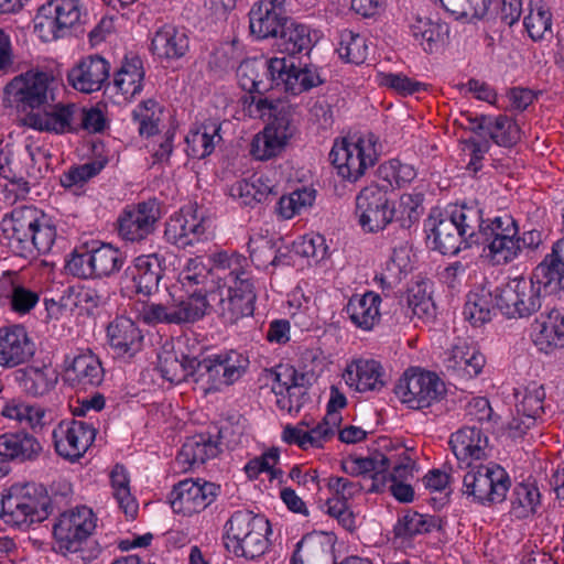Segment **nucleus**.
I'll list each match as a JSON object with an SVG mask.
<instances>
[{
	"label": "nucleus",
	"instance_id": "f257e3e1",
	"mask_svg": "<svg viewBox=\"0 0 564 564\" xmlns=\"http://www.w3.org/2000/svg\"><path fill=\"white\" fill-rule=\"evenodd\" d=\"M564 291V240L554 245L530 276L510 279L495 290L497 308L509 318L529 317L547 293Z\"/></svg>",
	"mask_w": 564,
	"mask_h": 564
},
{
	"label": "nucleus",
	"instance_id": "f03ea898",
	"mask_svg": "<svg viewBox=\"0 0 564 564\" xmlns=\"http://www.w3.org/2000/svg\"><path fill=\"white\" fill-rule=\"evenodd\" d=\"M212 271L219 290V314L225 323L234 324L253 313L254 284L249 259L237 252L220 251L212 256Z\"/></svg>",
	"mask_w": 564,
	"mask_h": 564
},
{
	"label": "nucleus",
	"instance_id": "7ed1b4c3",
	"mask_svg": "<svg viewBox=\"0 0 564 564\" xmlns=\"http://www.w3.org/2000/svg\"><path fill=\"white\" fill-rule=\"evenodd\" d=\"M1 225L10 248L23 257L50 252L57 237L54 220L33 205L15 207Z\"/></svg>",
	"mask_w": 564,
	"mask_h": 564
},
{
	"label": "nucleus",
	"instance_id": "20e7f679",
	"mask_svg": "<svg viewBox=\"0 0 564 564\" xmlns=\"http://www.w3.org/2000/svg\"><path fill=\"white\" fill-rule=\"evenodd\" d=\"M481 227V209L477 206H455L451 212L431 216L425 223L430 246L442 254H456L462 247L477 243Z\"/></svg>",
	"mask_w": 564,
	"mask_h": 564
},
{
	"label": "nucleus",
	"instance_id": "39448f33",
	"mask_svg": "<svg viewBox=\"0 0 564 564\" xmlns=\"http://www.w3.org/2000/svg\"><path fill=\"white\" fill-rule=\"evenodd\" d=\"M216 290L212 267L206 265L199 257L186 259L176 281L167 289L170 297L178 305L195 310L197 319L207 313Z\"/></svg>",
	"mask_w": 564,
	"mask_h": 564
},
{
	"label": "nucleus",
	"instance_id": "423d86ee",
	"mask_svg": "<svg viewBox=\"0 0 564 564\" xmlns=\"http://www.w3.org/2000/svg\"><path fill=\"white\" fill-rule=\"evenodd\" d=\"M271 532L270 522L264 516L238 510L225 524L224 544L234 555L253 560L268 550Z\"/></svg>",
	"mask_w": 564,
	"mask_h": 564
},
{
	"label": "nucleus",
	"instance_id": "0eeeda50",
	"mask_svg": "<svg viewBox=\"0 0 564 564\" xmlns=\"http://www.w3.org/2000/svg\"><path fill=\"white\" fill-rule=\"evenodd\" d=\"M47 507L48 497L41 486L13 484L2 494L0 518L13 528L29 529L47 518Z\"/></svg>",
	"mask_w": 564,
	"mask_h": 564
},
{
	"label": "nucleus",
	"instance_id": "6e6552de",
	"mask_svg": "<svg viewBox=\"0 0 564 564\" xmlns=\"http://www.w3.org/2000/svg\"><path fill=\"white\" fill-rule=\"evenodd\" d=\"M249 365V358L234 349L197 358L194 384L205 394L219 392L240 380Z\"/></svg>",
	"mask_w": 564,
	"mask_h": 564
},
{
	"label": "nucleus",
	"instance_id": "1a4fd4ad",
	"mask_svg": "<svg viewBox=\"0 0 564 564\" xmlns=\"http://www.w3.org/2000/svg\"><path fill=\"white\" fill-rule=\"evenodd\" d=\"M391 458L377 453L369 457L348 456L340 463L341 470L350 476L369 477V492H390L399 502L408 503L414 498V490L408 481L393 480L388 477Z\"/></svg>",
	"mask_w": 564,
	"mask_h": 564
},
{
	"label": "nucleus",
	"instance_id": "9d476101",
	"mask_svg": "<svg viewBox=\"0 0 564 564\" xmlns=\"http://www.w3.org/2000/svg\"><path fill=\"white\" fill-rule=\"evenodd\" d=\"M329 158L343 178L357 181L377 161V138L372 133H367L337 141L332 148Z\"/></svg>",
	"mask_w": 564,
	"mask_h": 564
},
{
	"label": "nucleus",
	"instance_id": "9b49d317",
	"mask_svg": "<svg viewBox=\"0 0 564 564\" xmlns=\"http://www.w3.org/2000/svg\"><path fill=\"white\" fill-rule=\"evenodd\" d=\"M511 487L503 467L496 463L470 466L464 475L462 492L467 499L481 505L502 502Z\"/></svg>",
	"mask_w": 564,
	"mask_h": 564
},
{
	"label": "nucleus",
	"instance_id": "f8f14e48",
	"mask_svg": "<svg viewBox=\"0 0 564 564\" xmlns=\"http://www.w3.org/2000/svg\"><path fill=\"white\" fill-rule=\"evenodd\" d=\"M57 80L52 72L31 69L15 76L4 88L6 100L22 111H33L54 99Z\"/></svg>",
	"mask_w": 564,
	"mask_h": 564
},
{
	"label": "nucleus",
	"instance_id": "ddd939ff",
	"mask_svg": "<svg viewBox=\"0 0 564 564\" xmlns=\"http://www.w3.org/2000/svg\"><path fill=\"white\" fill-rule=\"evenodd\" d=\"M444 383L440 377L420 367H410L399 378L394 393L410 409H424L440 399Z\"/></svg>",
	"mask_w": 564,
	"mask_h": 564
},
{
	"label": "nucleus",
	"instance_id": "4468645a",
	"mask_svg": "<svg viewBox=\"0 0 564 564\" xmlns=\"http://www.w3.org/2000/svg\"><path fill=\"white\" fill-rule=\"evenodd\" d=\"M265 78L270 89L279 88L292 95H299L322 83L317 70L313 67H299L289 57L264 59Z\"/></svg>",
	"mask_w": 564,
	"mask_h": 564
},
{
	"label": "nucleus",
	"instance_id": "2eb2a0df",
	"mask_svg": "<svg viewBox=\"0 0 564 564\" xmlns=\"http://www.w3.org/2000/svg\"><path fill=\"white\" fill-rule=\"evenodd\" d=\"M96 525L97 518L88 507H77L63 512L53 529L58 549L65 553L79 551Z\"/></svg>",
	"mask_w": 564,
	"mask_h": 564
},
{
	"label": "nucleus",
	"instance_id": "dca6fc26",
	"mask_svg": "<svg viewBox=\"0 0 564 564\" xmlns=\"http://www.w3.org/2000/svg\"><path fill=\"white\" fill-rule=\"evenodd\" d=\"M239 86L250 94L245 99V109L250 117L263 118L269 116L273 104L261 95L270 89V84L265 78L264 59H246L241 62L237 69Z\"/></svg>",
	"mask_w": 564,
	"mask_h": 564
},
{
	"label": "nucleus",
	"instance_id": "f3484780",
	"mask_svg": "<svg viewBox=\"0 0 564 564\" xmlns=\"http://www.w3.org/2000/svg\"><path fill=\"white\" fill-rule=\"evenodd\" d=\"M264 379L275 395L276 406L286 413H297L304 397L305 375L291 365H278L265 370Z\"/></svg>",
	"mask_w": 564,
	"mask_h": 564
},
{
	"label": "nucleus",
	"instance_id": "a211bd4d",
	"mask_svg": "<svg viewBox=\"0 0 564 564\" xmlns=\"http://www.w3.org/2000/svg\"><path fill=\"white\" fill-rule=\"evenodd\" d=\"M80 17L78 0H52L40 9L35 18V32L44 42L56 40L78 23Z\"/></svg>",
	"mask_w": 564,
	"mask_h": 564
},
{
	"label": "nucleus",
	"instance_id": "6ab92c4d",
	"mask_svg": "<svg viewBox=\"0 0 564 564\" xmlns=\"http://www.w3.org/2000/svg\"><path fill=\"white\" fill-rule=\"evenodd\" d=\"M340 421V414L334 413L326 414L315 425L302 420L295 425L284 426L281 438L284 443L295 445L303 451L319 449L334 437Z\"/></svg>",
	"mask_w": 564,
	"mask_h": 564
},
{
	"label": "nucleus",
	"instance_id": "aec40b11",
	"mask_svg": "<svg viewBox=\"0 0 564 564\" xmlns=\"http://www.w3.org/2000/svg\"><path fill=\"white\" fill-rule=\"evenodd\" d=\"M206 219L195 205H185L173 213L165 224L164 238L180 248L198 243L206 235Z\"/></svg>",
	"mask_w": 564,
	"mask_h": 564
},
{
	"label": "nucleus",
	"instance_id": "412c9836",
	"mask_svg": "<svg viewBox=\"0 0 564 564\" xmlns=\"http://www.w3.org/2000/svg\"><path fill=\"white\" fill-rule=\"evenodd\" d=\"M356 213L365 231L383 229L393 218L387 191L376 184L362 188L356 197Z\"/></svg>",
	"mask_w": 564,
	"mask_h": 564
},
{
	"label": "nucleus",
	"instance_id": "4be33fe9",
	"mask_svg": "<svg viewBox=\"0 0 564 564\" xmlns=\"http://www.w3.org/2000/svg\"><path fill=\"white\" fill-rule=\"evenodd\" d=\"M160 213L154 202H142L123 208L117 219L119 237L128 242H140L155 229Z\"/></svg>",
	"mask_w": 564,
	"mask_h": 564
},
{
	"label": "nucleus",
	"instance_id": "5701e85b",
	"mask_svg": "<svg viewBox=\"0 0 564 564\" xmlns=\"http://www.w3.org/2000/svg\"><path fill=\"white\" fill-rule=\"evenodd\" d=\"M77 105L73 102H57L43 105L29 111L23 122L26 127L40 132L65 134L75 132Z\"/></svg>",
	"mask_w": 564,
	"mask_h": 564
},
{
	"label": "nucleus",
	"instance_id": "b1692460",
	"mask_svg": "<svg viewBox=\"0 0 564 564\" xmlns=\"http://www.w3.org/2000/svg\"><path fill=\"white\" fill-rule=\"evenodd\" d=\"M217 487L202 479H184L174 486L170 502L173 511L191 517L205 510L216 498Z\"/></svg>",
	"mask_w": 564,
	"mask_h": 564
},
{
	"label": "nucleus",
	"instance_id": "393cba45",
	"mask_svg": "<svg viewBox=\"0 0 564 564\" xmlns=\"http://www.w3.org/2000/svg\"><path fill=\"white\" fill-rule=\"evenodd\" d=\"M341 378L357 393H379L387 384L383 365L370 357L359 356L346 362Z\"/></svg>",
	"mask_w": 564,
	"mask_h": 564
},
{
	"label": "nucleus",
	"instance_id": "a878e982",
	"mask_svg": "<svg viewBox=\"0 0 564 564\" xmlns=\"http://www.w3.org/2000/svg\"><path fill=\"white\" fill-rule=\"evenodd\" d=\"M95 436V427L76 420L62 421L53 431L57 454L72 462L77 460L87 452Z\"/></svg>",
	"mask_w": 564,
	"mask_h": 564
},
{
	"label": "nucleus",
	"instance_id": "bb28decb",
	"mask_svg": "<svg viewBox=\"0 0 564 564\" xmlns=\"http://www.w3.org/2000/svg\"><path fill=\"white\" fill-rule=\"evenodd\" d=\"M293 134L294 128L288 118H275L253 135L249 153L257 161L274 159L285 150Z\"/></svg>",
	"mask_w": 564,
	"mask_h": 564
},
{
	"label": "nucleus",
	"instance_id": "cd10ccee",
	"mask_svg": "<svg viewBox=\"0 0 564 564\" xmlns=\"http://www.w3.org/2000/svg\"><path fill=\"white\" fill-rule=\"evenodd\" d=\"M530 339L544 355L564 349V313L552 308L538 315L530 325Z\"/></svg>",
	"mask_w": 564,
	"mask_h": 564
},
{
	"label": "nucleus",
	"instance_id": "c85d7f7f",
	"mask_svg": "<svg viewBox=\"0 0 564 564\" xmlns=\"http://www.w3.org/2000/svg\"><path fill=\"white\" fill-rule=\"evenodd\" d=\"M163 276L160 258L156 254L137 257L126 270V289L133 293L150 296L159 290Z\"/></svg>",
	"mask_w": 564,
	"mask_h": 564
},
{
	"label": "nucleus",
	"instance_id": "c756f323",
	"mask_svg": "<svg viewBox=\"0 0 564 564\" xmlns=\"http://www.w3.org/2000/svg\"><path fill=\"white\" fill-rule=\"evenodd\" d=\"M285 0H259L249 12V28L259 40L276 37L288 22L283 6Z\"/></svg>",
	"mask_w": 564,
	"mask_h": 564
},
{
	"label": "nucleus",
	"instance_id": "7c9ffc66",
	"mask_svg": "<svg viewBox=\"0 0 564 564\" xmlns=\"http://www.w3.org/2000/svg\"><path fill=\"white\" fill-rule=\"evenodd\" d=\"M109 72L107 59L99 55H89L69 69L67 80L75 90L91 94L102 88L109 78Z\"/></svg>",
	"mask_w": 564,
	"mask_h": 564
},
{
	"label": "nucleus",
	"instance_id": "2f4dec72",
	"mask_svg": "<svg viewBox=\"0 0 564 564\" xmlns=\"http://www.w3.org/2000/svg\"><path fill=\"white\" fill-rule=\"evenodd\" d=\"M486 365L479 349L465 340L456 343L447 352L444 366L447 372L462 380H469L481 373Z\"/></svg>",
	"mask_w": 564,
	"mask_h": 564
},
{
	"label": "nucleus",
	"instance_id": "473e14b6",
	"mask_svg": "<svg viewBox=\"0 0 564 564\" xmlns=\"http://www.w3.org/2000/svg\"><path fill=\"white\" fill-rule=\"evenodd\" d=\"M33 355L26 330L19 325L0 327V367L13 368Z\"/></svg>",
	"mask_w": 564,
	"mask_h": 564
},
{
	"label": "nucleus",
	"instance_id": "72a5a7b5",
	"mask_svg": "<svg viewBox=\"0 0 564 564\" xmlns=\"http://www.w3.org/2000/svg\"><path fill=\"white\" fill-rule=\"evenodd\" d=\"M107 336L109 345L118 358L130 359L142 348L141 330L129 317L115 318L107 328Z\"/></svg>",
	"mask_w": 564,
	"mask_h": 564
},
{
	"label": "nucleus",
	"instance_id": "f704fd0d",
	"mask_svg": "<svg viewBox=\"0 0 564 564\" xmlns=\"http://www.w3.org/2000/svg\"><path fill=\"white\" fill-rule=\"evenodd\" d=\"M449 445L456 458L468 466L474 460L486 458L489 453L487 435L475 426H465L453 433Z\"/></svg>",
	"mask_w": 564,
	"mask_h": 564
},
{
	"label": "nucleus",
	"instance_id": "c9c22d12",
	"mask_svg": "<svg viewBox=\"0 0 564 564\" xmlns=\"http://www.w3.org/2000/svg\"><path fill=\"white\" fill-rule=\"evenodd\" d=\"M471 130L488 135L496 144L510 148L520 139V129L517 122L503 115L477 116L469 119Z\"/></svg>",
	"mask_w": 564,
	"mask_h": 564
},
{
	"label": "nucleus",
	"instance_id": "e433bc0d",
	"mask_svg": "<svg viewBox=\"0 0 564 564\" xmlns=\"http://www.w3.org/2000/svg\"><path fill=\"white\" fill-rule=\"evenodd\" d=\"M150 48L160 59H178L189 48L188 36L183 28L166 23L154 32Z\"/></svg>",
	"mask_w": 564,
	"mask_h": 564
},
{
	"label": "nucleus",
	"instance_id": "4c0bfd02",
	"mask_svg": "<svg viewBox=\"0 0 564 564\" xmlns=\"http://www.w3.org/2000/svg\"><path fill=\"white\" fill-rule=\"evenodd\" d=\"M197 357L178 355L170 345H164L158 355V370L171 383H194Z\"/></svg>",
	"mask_w": 564,
	"mask_h": 564
},
{
	"label": "nucleus",
	"instance_id": "58836bf2",
	"mask_svg": "<svg viewBox=\"0 0 564 564\" xmlns=\"http://www.w3.org/2000/svg\"><path fill=\"white\" fill-rule=\"evenodd\" d=\"M275 182L269 173H254L249 178L238 180L228 188V195L245 206L261 203L274 191Z\"/></svg>",
	"mask_w": 564,
	"mask_h": 564
},
{
	"label": "nucleus",
	"instance_id": "ea45409f",
	"mask_svg": "<svg viewBox=\"0 0 564 564\" xmlns=\"http://www.w3.org/2000/svg\"><path fill=\"white\" fill-rule=\"evenodd\" d=\"M381 303V296L373 291L355 294L346 305V313L356 327L371 330L380 322Z\"/></svg>",
	"mask_w": 564,
	"mask_h": 564
},
{
	"label": "nucleus",
	"instance_id": "a19ab883",
	"mask_svg": "<svg viewBox=\"0 0 564 564\" xmlns=\"http://www.w3.org/2000/svg\"><path fill=\"white\" fill-rule=\"evenodd\" d=\"M135 311L138 312L139 318H141L147 324H181L198 321L195 317V310L192 311L185 305H178L177 301H173L172 299L169 305L159 303H142L140 306L135 307Z\"/></svg>",
	"mask_w": 564,
	"mask_h": 564
},
{
	"label": "nucleus",
	"instance_id": "79ce46f5",
	"mask_svg": "<svg viewBox=\"0 0 564 564\" xmlns=\"http://www.w3.org/2000/svg\"><path fill=\"white\" fill-rule=\"evenodd\" d=\"M218 443L208 434H197L188 437L176 456V463L184 469H191L204 464L218 455Z\"/></svg>",
	"mask_w": 564,
	"mask_h": 564
},
{
	"label": "nucleus",
	"instance_id": "37998d69",
	"mask_svg": "<svg viewBox=\"0 0 564 564\" xmlns=\"http://www.w3.org/2000/svg\"><path fill=\"white\" fill-rule=\"evenodd\" d=\"M189 156L204 159L213 153L215 147L221 141L220 123L216 120H206L193 127L185 138Z\"/></svg>",
	"mask_w": 564,
	"mask_h": 564
},
{
	"label": "nucleus",
	"instance_id": "c03bdc74",
	"mask_svg": "<svg viewBox=\"0 0 564 564\" xmlns=\"http://www.w3.org/2000/svg\"><path fill=\"white\" fill-rule=\"evenodd\" d=\"M411 34L425 52H434L448 35L449 29L432 17L417 13L410 23Z\"/></svg>",
	"mask_w": 564,
	"mask_h": 564
},
{
	"label": "nucleus",
	"instance_id": "a18cd8bd",
	"mask_svg": "<svg viewBox=\"0 0 564 564\" xmlns=\"http://www.w3.org/2000/svg\"><path fill=\"white\" fill-rule=\"evenodd\" d=\"M113 86L124 100L139 95L144 86V68L138 57L126 58L113 75Z\"/></svg>",
	"mask_w": 564,
	"mask_h": 564
},
{
	"label": "nucleus",
	"instance_id": "49530a36",
	"mask_svg": "<svg viewBox=\"0 0 564 564\" xmlns=\"http://www.w3.org/2000/svg\"><path fill=\"white\" fill-rule=\"evenodd\" d=\"M67 379L83 388L98 386L104 379L99 359L90 351L74 357L66 368Z\"/></svg>",
	"mask_w": 564,
	"mask_h": 564
},
{
	"label": "nucleus",
	"instance_id": "de8ad7c7",
	"mask_svg": "<svg viewBox=\"0 0 564 564\" xmlns=\"http://www.w3.org/2000/svg\"><path fill=\"white\" fill-rule=\"evenodd\" d=\"M412 270L411 249L408 245L393 248L376 279L383 289H392Z\"/></svg>",
	"mask_w": 564,
	"mask_h": 564
},
{
	"label": "nucleus",
	"instance_id": "09e8293b",
	"mask_svg": "<svg viewBox=\"0 0 564 564\" xmlns=\"http://www.w3.org/2000/svg\"><path fill=\"white\" fill-rule=\"evenodd\" d=\"M41 449L42 447L37 440L26 433H6L0 435V457L2 459H32Z\"/></svg>",
	"mask_w": 564,
	"mask_h": 564
},
{
	"label": "nucleus",
	"instance_id": "8fccbe9b",
	"mask_svg": "<svg viewBox=\"0 0 564 564\" xmlns=\"http://www.w3.org/2000/svg\"><path fill=\"white\" fill-rule=\"evenodd\" d=\"M440 2L456 20L475 22L488 20L494 15L491 0H440Z\"/></svg>",
	"mask_w": 564,
	"mask_h": 564
},
{
	"label": "nucleus",
	"instance_id": "3c124183",
	"mask_svg": "<svg viewBox=\"0 0 564 564\" xmlns=\"http://www.w3.org/2000/svg\"><path fill=\"white\" fill-rule=\"evenodd\" d=\"M406 304L419 319L429 322L435 316V304L432 299V285L426 280H417L406 292Z\"/></svg>",
	"mask_w": 564,
	"mask_h": 564
},
{
	"label": "nucleus",
	"instance_id": "603ef678",
	"mask_svg": "<svg viewBox=\"0 0 564 564\" xmlns=\"http://www.w3.org/2000/svg\"><path fill=\"white\" fill-rule=\"evenodd\" d=\"M110 482L113 497L118 507L130 519H134L138 513V502L130 490V479L126 468L116 465L110 473Z\"/></svg>",
	"mask_w": 564,
	"mask_h": 564
},
{
	"label": "nucleus",
	"instance_id": "864d4df0",
	"mask_svg": "<svg viewBox=\"0 0 564 564\" xmlns=\"http://www.w3.org/2000/svg\"><path fill=\"white\" fill-rule=\"evenodd\" d=\"M279 46L283 53L288 55H296L307 52L313 46L311 30L307 25L291 22L284 24L280 31Z\"/></svg>",
	"mask_w": 564,
	"mask_h": 564
},
{
	"label": "nucleus",
	"instance_id": "5fc2aeb1",
	"mask_svg": "<svg viewBox=\"0 0 564 564\" xmlns=\"http://www.w3.org/2000/svg\"><path fill=\"white\" fill-rule=\"evenodd\" d=\"M516 410L524 417L538 421L544 413L545 390L542 384L531 382L516 392Z\"/></svg>",
	"mask_w": 564,
	"mask_h": 564
},
{
	"label": "nucleus",
	"instance_id": "6e6d98bb",
	"mask_svg": "<svg viewBox=\"0 0 564 564\" xmlns=\"http://www.w3.org/2000/svg\"><path fill=\"white\" fill-rule=\"evenodd\" d=\"M1 415L14 421L23 429H36L43 425L45 412L41 406L13 399L6 402L1 410Z\"/></svg>",
	"mask_w": 564,
	"mask_h": 564
},
{
	"label": "nucleus",
	"instance_id": "4d7b16f0",
	"mask_svg": "<svg viewBox=\"0 0 564 564\" xmlns=\"http://www.w3.org/2000/svg\"><path fill=\"white\" fill-rule=\"evenodd\" d=\"M523 23L533 41L544 40L553 34L552 13L541 0L530 2L529 13L524 17Z\"/></svg>",
	"mask_w": 564,
	"mask_h": 564
},
{
	"label": "nucleus",
	"instance_id": "13d9d810",
	"mask_svg": "<svg viewBox=\"0 0 564 564\" xmlns=\"http://www.w3.org/2000/svg\"><path fill=\"white\" fill-rule=\"evenodd\" d=\"M541 502V494L533 482H520L512 492L511 513L518 519L534 514Z\"/></svg>",
	"mask_w": 564,
	"mask_h": 564
},
{
	"label": "nucleus",
	"instance_id": "bf43d9fd",
	"mask_svg": "<svg viewBox=\"0 0 564 564\" xmlns=\"http://www.w3.org/2000/svg\"><path fill=\"white\" fill-rule=\"evenodd\" d=\"M339 57L352 64H362L368 56V44L364 35L345 29L339 32L336 48Z\"/></svg>",
	"mask_w": 564,
	"mask_h": 564
},
{
	"label": "nucleus",
	"instance_id": "052dcab7",
	"mask_svg": "<svg viewBox=\"0 0 564 564\" xmlns=\"http://www.w3.org/2000/svg\"><path fill=\"white\" fill-rule=\"evenodd\" d=\"M65 302L73 304L79 314H93L107 302V295L90 286H73L65 291Z\"/></svg>",
	"mask_w": 564,
	"mask_h": 564
},
{
	"label": "nucleus",
	"instance_id": "680f3d73",
	"mask_svg": "<svg viewBox=\"0 0 564 564\" xmlns=\"http://www.w3.org/2000/svg\"><path fill=\"white\" fill-rule=\"evenodd\" d=\"M437 527L434 517L408 510L399 518L394 525L395 535L403 539H411L415 535L430 533Z\"/></svg>",
	"mask_w": 564,
	"mask_h": 564
},
{
	"label": "nucleus",
	"instance_id": "e2e57ef3",
	"mask_svg": "<svg viewBox=\"0 0 564 564\" xmlns=\"http://www.w3.org/2000/svg\"><path fill=\"white\" fill-rule=\"evenodd\" d=\"M378 86L389 89L402 97L412 96L427 89L425 83L419 82L403 73L377 72Z\"/></svg>",
	"mask_w": 564,
	"mask_h": 564
},
{
	"label": "nucleus",
	"instance_id": "0e129e2a",
	"mask_svg": "<svg viewBox=\"0 0 564 564\" xmlns=\"http://www.w3.org/2000/svg\"><path fill=\"white\" fill-rule=\"evenodd\" d=\"M57 371L48 366L43 368H29L22 378L24 391L34 397L48 393L57 383Z\"/></svg>",
	"mask_w": 564,
	"mask_h": 564
},
{
	"label": "nucleus",
	"instance_id": "69168bd1",
	"mask_svg": "<svg viewBox=\"0 0 564 564\" xmlns=\"http://www.w3.org/2000/svg\"><path fill=\"white\" fill-rule=\"evenodd\" d=\"M91 256L96 278L108 276L119 271L124 262L122 252L109 243L91 248Z\"/></svg>",
	"mask_w": 564,
	"mask_h": 564
},
{
	"label": "nucleus",
	"instance_id": "338daca9",
	"mask_svg": "<svg viewBox=\"0 0 564 564\" xmlns=\"http://www.w3.org/2000/svg\"><path fill=\"white\" fill-rule=\"evenodd\" d=\"M463 314L473 326L478 327L491 321L492 299L489 292H470Z\"/></svg>",
	"mask_w": 564,
	"mask_h": 564
},
{
	"label": "nucleus",
	"instance_id": "774afa93",
	"mask_svg": "<svg viewBox=\"0 0 564 564\" xmlns=\"http://www.w3.org/2000/svg\"><path fill=\"white\" fill-rule=\"evenodd\" d=\"M521 252L520 238H492L484 248V253L492 264H507L516 260Z\"/></svg>",
	"mask_w": 564,
	"mask_h": 564
}]
</instances>
